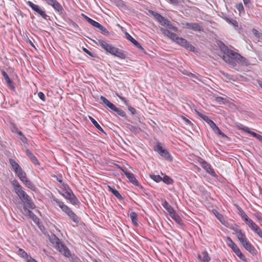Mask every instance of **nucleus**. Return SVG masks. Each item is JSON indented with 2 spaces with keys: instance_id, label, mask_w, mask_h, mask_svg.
<instances>
[{
  "instance_id": "obj_42",
  "label": "nucleus",
  "mask_w": 262,
  "mask_h": 262,
  "mask_svg": "<svg viewBox=\"0 0 262 262\" xmlns=\"http://www.w3.org/2000/svg\"><path fill=\"white\" fill-rule=\"evenodd\" d=\"M185 48L192 52L195 53L198 52L197 49L189 42H188V45H187Z\"/></svg>"
},
{
  "instance_id": "obj_38",
  "label": "nucleus",
  "mask_w": 262,
  "mask_h": 262,
  "mask_svg": "<svg viewBox=\"0 0 262 262\" xmlns=\"http://www.w3.org/2000/svg\"><path fill=\"white\" fill-rule=\"evenodd\" d=\"M82 16L84 17V18L89 23H90L92 26L93 27H95V26L97 25L98 22L96 21L95 20H93V19L90 18L86 15H84L83 14H82Z\"/></svg>"
},
{
  "instance_id": "obj_63",
  "label": "nucleus",
  "mask_w": 262,
  "mask_h": 262,
  "mask_svg": "<svg viewBox=\"0 0 262 262\" xmlns=\"http://www.w3.org/2000/svg\"><path fill=\"white\" fill-rule=\"evenodd\" d=\"M229 227L234 231V234H236L237 233L241 231V230L239 229L236 225L231 227L229 226Z\"/></svg>"
},
{
  "instance_id": "obj_17",
  "label": "nucleus",
  "mask_w": 262,
  "mask_h": 262,
  "mask_svg": "<svg viewBox=\"0 0 262 262\" xmlns=\"http://www.w3.org/2000/svg\"><path fill=\"white\" fill-rule=\"evenodd\" d=\"M125 36L126 37V38L128 40H129L136 48H137L140 50H143V48L141 46V45L136 39H135L129 34L126 32Z\"/></svg>"
},
{
  "instance_id": "obj_1",
  "label": "nucleus",
  "mask_w": 262,
  "mask_h": 262,
  "mask_svg": "<svg viewBox=\"0 0 262 262\" xmlns=\"http://www.w3.org/2000/svg\"><path fill=\"white\" fill-rule=\"evenodd\" d=\"M216 44L223 54L222 59L226 63L231 66H247L248 62L245 57L230 49L221 40H217Z\"/></svg>"
},
{
  "instance_id": "obj_3",
  "label": "nucleus",
  "mask_w": 262,
  "mask_h": 262,
  "mask_svg": "<svg viewBox=\"0 0 262 262\" xmlns=\"http://www.w3.org/2000/svg\"><path fill=\"white\" fill-rule=\"evenodd\" d=\"M52 202L54 204L57 205L74 223L76 224L79 223V217L73 211L71 208L65 205L63 202L60 201L56 198H53L52 199Z\"/></svg>"
},
{
  "instance_id": "obj_25",
  "label": "nucleus",
  "mask_w": 262,
  "mask_h": 262,
  "mask_svg": "<svg viewBox=\"0 0 262 262\" xmlns=\"http://www.w3.org/2000/svg\"><path fill=\"white\" fill-rule=\"evenodd\" d=\"M89 119L91 120L92 123L93 124V125L95 126V127L99 131L101 132L104 133L105 135H106V133L103 130L102 128L100 126V125L98 123V122L91 116H89Z\"/></svg>"
},
{
  "instance_id": "obj_4",
  "label": "nucleus",
  "mask_w": 262,
  "mask_h": 262,
  "mask_svg": "<svg viewBox=\"0 0 262 262\" xmlns=\"http://www.w3.org/2000/svg\"><path fill=\"white\" fill-rule=\"evenodd\" d=\"M155 151L158 152L162 157L168 161H172V157L169 151L165 148H163L161 144L159 142L157 143L154 147Z\"/></svg>"
},
{
  "instance_id": "obj_10",
  "label": "nucleus",
  "mask_w": 262,
  "mask_h": 262,
  "mask_svg": "<svg viewBox=\"0 0 262 262\" xmlns=\"http://www.w3.org/2000/svg\"><path fill=\"white\" fill-rule=\"evenodd\" d=\"M30 209L28 206H24L23 213L30 217L35 224H38L39 223V218Z\"/></svg>"
},
{
  "instance_id": "obj_62",
  "label": "nucleus",
  "mask_w": 262,
  "mask_h": 262,
  "mask_svg": "<svg viewBox=\"0 0 262 262\" xmlns=\"http://www.w3.org/2000/svg\"><path fill=\"white\" fill-rule=\"evenodd\" d=\"M181 24L184 28L191 30V23H182Z\"/></svg>"
},
{
  "instance_id": "obj_27",
  "label": "nucleus",
  "mask_w": 262,
  "mask_h": 262,
  "mask_svg": "<svg viewBox=\"0 0 262 262\" xmlns=\"http://www.w3.org/2000/svg\"><path fill=\"white\" fill-rule=\"evenodd\" d=\"M215 215L223 225H225L227 227H229V224L228 222L225 220L224 216L221 214L216 211V213H215Z\"/></svg>"
},
{
  "instance_id": "obj_32",
  "label": "nucleus",
  "mask_w": 262,
  "mask_h": 262,
  "mask_svg": "<svg viewBox=\"0 0 262 262\" xmlns=\"http://www.w3.org/2000/svg\"><path fill=\"white\" fill-rule=\"evenodd\" d=\"M61 191L59 192L60 194H61L63 196L65 194L69 192V191H71V189L69 187V186L67 184H63L62 186L61 187Z\"/></svg>"
},
{
  "instance_id": "obj_15",
  "label": "nucleus",
  "mask_w": 262,
  "mask_h": 262,
  "mask_svg": "<svg viewBox=\"0 0 262 262\" xmlns=\"http://www.w3.org/2000/svg\"><path fill=\"white\" fill-rule=\"evenodd\" d=\"M197 258L200 262H209L211 259L208 253L206 251H204L201 254H198Z\"/></svg>"
},
{
  "instance_id": "obj_18",
  "label": "nucleus",
  "mask_w": 262,
  "mask_h": 262,
  "mask_svg": "<svg viewBox=\"0 0 262 262\" xmlns=\"http://www.w3.org/2000/svg\"><path fill=\"white\" fill-rule=\"evenodd\" d=\"M202 167L206 170L208 173L210 174L211 176L215 177L216 176V173L211 168V165L207 162H204Z\"/></svg>"
},
{
  "instance_id": "obj_37",
  "label": "nucleus",
  "mask_w": 262,
  "mask_h": 262,
  "mask_svg": "<svg viewBox=\"0 0 262 262\" xmlns=\"http://www.w3.org/2000/svg\"><path fill=\"white\" fill-rule=\"evenodd\" d=\"M235 7L239 12V14H245V11L243 5L242 3H239L238 4H236Z\"/></svg>"
},
{
  "instance_id": "obj_22",
  "label": "nucleus",
  "mask_w": 262,
  "mask_h": 262,
  "mask_svg": "<svg viewBox=\"0 0 262 262\" xmlns=\"http://www.w3.org/2000/svg\"><path fill=\"white\" fill-rule=\"evenodd\" d=\"M108 190L111 192L117 199L119 200H123V198L118 190L116 189L112 188L110 186H107Z\"/></svg>"
},
{
  "instance_id": "obj_16",
  "label": "nucleus",
  "mask_w": 262,
  "mask_h": 262,
  "mask_svg": "<svg viewBox=\"0 0 262 262\" xmlns=\"http://www.w3.org/2000/svg\"><path fill=\"white\" fill-rule=\"evenodd\" d=\"M99 102L100 103L105 104L106 106H107L110 109L112 110V111H113L116 107V106L113 103L111 102L105 97L102 96H101L100 97Z\"/></svg>"
},
{
  "instance_id": "obj_56",
  "label": "nucleus",
  "mask_w": 262,
  "mask_h": 262,
  "mask_svg": "<svg viewBox=\"0 0 262 262\" xmlns=\"http://www.w3.org/2000/svg\"><path fill=\"white\" fill-rule=\"evenodd\" d=\"M117 49V48L113 47L112 45H110L107 52L110 53L111 54L114 55L115 51Z\"/></svg>"
},
{
  "instance_id": "obj_48",
  "label": "nucleus",
  "mask_w": 262,
  "mask_h": 262,
  "mask_svg": "<svg viewBox=\"0 0 262 262\" xmlns=\"http://www.w3.org/2000/svg\"><path fill=\"white\" fill-rule=\"evenodd\" d=\"M226 19L228 23L231 24L234 27H238V22L235 19H234L232 18H226Z\"/></svg>"
},
{
  "instance_id": "obj_40",
  "label": "nucleus",
  "mask_w": 262,
  "mask_h": 262,
  "mask_svg": "<svg viewBox=\"0 0 262 262\" xmlns=\"http://www.w3.org/2000/svg\"><path fill=\"white\" fill-rule=\"evenodd\" d=\"M50 241L52 243L54 246L57 244L60 239L58 238L55 235L53 234L50 238Z\"/></svg>"
},
{
  "instance_id": "obj_41",
  "label": "nucleus",
  "mask_w": 262,
  "mask_h": 262,
  "mask_svg": "<svg viewBox=\"0 0 262 262\" xmlns=\"http://www.w3.org/2000/svg\"><path fill=\"white\" fill-rule=\"evenodd\" d=\"M179 71H181L182 73L185 75H187L189 77H192L195 79H198V75L192 74V73L187 71V70H181V69H179Z\"/></svg>"
},
{
  "instance_id": "obj_45",
  "label": "nucleus",
  "mask_w": 262,
  "mask_h": 262,
  "mask_svg": "<svg viewBox=\"0 0 262 262\" xmlns=\"http://www.w3.org/2000/svg\"><path fill=\"white\" fill-rule=\"evenodd\" d=\"M67 22L69 24V25L71 27L74 28L75 30H77L78 29V28H79L78 25L75 22L73 21L72 20L69 19Z\"/></svg>"
},
{
  "instance_id": "obj_44",
  "label": "nucleus",
  "mask_w": 262,
  "mask_h": 262,
  "mask_svg": "<svg viewBox=\"0 0 262 262\" xmlns=\"http://www.w3.org/2000/svg\"><path fill=\"white\" fill-rule=\"evenodd\" d=\"M10 129L11 131L13 133L17 134V133L19 131L16 126V125L14 123H11L10 125Z\"/></svg>"
},
{
  "instance_id": "obj_29",
  "label": "nucleus",
  "mask_w": 262,
  "mask_h": 262,
  "mask_svg": "<svg viewBox=\"0 0 262 262\" xmlns=\"http://www.w3.org/2000/svg\"><path fill=\"white\" fill-rule=\"evenodd\" d=\"M129 216L132 220L133 224L135 226H137L138 225L137 214L135 212L133 211L130 213Z\"/></svg>"
},
{
  "instance_id": "obj_19",
  "label": "nucleus",
  "mask_w": 262,
  "mask_h": 262,
  "mask_svg": "<svg viewBox=\"0 0 262 262\" xmlns=\"http://www.w3.org/2000/svg\"><path fill=\"white\" fill-rule=\"evenodd\" d=\"M227 240L228 246L230 247L234 252L239 249L236 244L234 243L230 237H228Z\"/></svg>"
},
{
  "instance_id": "obj_61",
  "label": "nucleus",
  "mask_w": 262,
  "mask_h": 262,
  "mask_svg": "<svg viewBox=\"0 0 262 262\" xmlns=\"http://www.w3.org/2000/svg\"><path fill=\"white\" fill-rule=\"evenodd\" d=\"M92 40L94 43L100 47L102 46V45L104 41L103 40L98 39H97L96 40L92 39Z\"/></svg>"
},
{
  "instance_id": "obj_7",
  "label": "nucleus",
  "mask_w": 262,
  "mask_h": 262,
  "mask_svg": "<svg viewBox=\"0 0 262 262\" xmlns=\"http://www.w3.org/2000/svg\"><path fill=\"white\" fill-rule=\"evenodd\" d=\"M54 248L59 252L61 253L66 257L69 258L71 253L69 248L60 241L57 244L54 246Z\"/></svg>"
},
{
  "instance_id": "obj_21",
  "label": "nucleus",
  "mask_w": 262,
  "mask_h": 262,
  "mask_svg": "<svg viewBox=\"0 0 262 262\" xmlns=\"http://www.w3.org/2000/svg\"><path fill=\"white\" fill-rule=\"evenodd\" d=\"M162 205L168 212L169 214L172 213V212L174 211L173 208L168 203L166 200H164V201L162 202Z\"/></svg>"
},
{
  "instance_id": "obj_6",
  "label": "nucleus",
  "mask_w": 262,
  "mask_h": 262,
  "mask_svg": "<svg viewBox=\"0 0 262 262\" xmlns=\"http://www.w3.org/2000/svg\"><path fill=\"white\" fill-rule=\"evenodd\" d=\"M27 4L34 11L41 16L43 19H47V17H49L39 6L34 4L33 2L29 1L27 2Z\"/></svg>"
},
{
  "instance_id": "obj_53",
  "label": "nucleus",
  "mask_w": 262,
  "mask_h": 262,
  "mask_svg": "<svg viewBox=\"0 0 262 262\" xmlns=\"http://www.w3.org/2000/svg\"><path fill=\"white\" fill-rule=\"evenodd\" d=\"M238 210L239 211V215H240V216L241 217L242 220L243 221H244L245 219H246L248 217V215L246 214V213L244 211V210L242 208H240Z\"/></svg>"
},
{
  "instance_id": "obj_26",
  "label": "nucleus",
  "mask_w": 262,
  "mask_h": 262,
  "mask_svg": "<svg viewBox=\"0 0 262 262\" xmlns=\"http://www.w3.org/2000/svg\"><path fill=\"white\" fill-rule=\"evenodd\" d=\"M188 41L182 37L178 36L175 42L182 47L185 48L186 46L188 45Z\"/></svg>"
},
{
  "instance_id": "obj_50",
  "label": "nucleus",
  "mask_w": 262,
  "mask_h": 262,
  "mask_svg": "<svg viewBox=\"0 0 262 262\" xmlns=\"http://www.w3.org/2000/svg\"><path fill=\"white\" fill-rule=\"evenodd\" d=\"M150 178L154 180V181L158 183L162 181V177H160V175H150Z\"/></svg>"
},
{
  "instance_id": "obj_31",
  "label": "nucleus",
  "mask_w": 262,
  "mask_h": 262,
  "mask_svg": "<svg viewBox=\"0 0 262 262\" xmlns=\"http://www.w3.org/2000/svg\"><path fill=\"white\" fill-rule=\"evenodd\" d=\"M95 27L98 29L102 34L108 35L110 34L108 31L99 23L97 24Z\"/></svg>"
},
{
  "instance_id": "obj_13",
  "label": "nucleus",
  "mask_w": 262,
  "mask_h": 262,
  "mask_svg": "<svg viewBox=\"0 0 262 262\" xmlns=\"http://www.w3.org/2000/svg\"><path fill=\"white\" fill-rule=\"evenodd\" d=\"M63 197L67 200H69L70 203L74 205H77L79 203V202L78 199L76 198L75 195L73 193L72 190H71L69 191L68 193H67L64 195Z\"/></svg>"
},
{
  "instance_id": "obj_64",
  "label": "nucleus",
  "mask_w": 262,
  "mask_h": 262,
  "mask_svg": "<svg viewBox=\"0 0 262 262\" xmlns=\"http://www.w3.org/2000/svg\"><path fill=\"white\" fill-rule=\"evenodd\" d=\"M111 45L106 43L105 41H104V42L103 43V44L102 45V46H101L102 48H103V49H104L106 51H107L110 46Z\"/></svg>"
},
{
  "instance_id": "obj_46",
  "label": "nucleus",
  "mask_w": 262,
  "mask_h": 262,
  "mask_svg": "<svg viewBox=\"0 0 262 262\" xmlns=\"http://www.w3.org/2000/svg\"><path fill=\"white\" fill-rule=\"evenodd\" d=\"M162 181L166 184H171L173 182L172 180L167 176H165L163 178H162Z\"/></svg>"
},
{
  "instance_id": "obj_35",
  "label": "nucleus",
  "mask_w": 262,
  "mask_h": 262,
  "mask_svg": "<svg viewBox=\"0 0 262 262\" xmlns=\"http://www.w3.org/2000/svg\"><path fill=\"white\" fill-rule=\"evenodd\" d=\"M114 56H116L121 59H125L126 54L121 50L117 48L115 51Z\"/></svg>"
},
{
  "instance_id": "obj_36",
  "label": "nucleus",
  "mask_w": 262,
  "mask_h": 262,
  "mask_svg": "<svg viewBox=\"0 0 262 262\" xmlns=\"http://www.w3.org/2000/svg\"><path fill=\"white\" fill-rule=\"evenodd\" d=\"M241 125L242 126V127H239L241 129L245 131V132L248 133V134L251 135L253 137L256 138L258 134L250 130L248 127L245 126L242 124H241Z\"/></svg>"
},
{
  "instance_id": "obj_5",
  "label": "nucleus",
  "mask_w": 262,
  "mask_h": 262,
  "mask_svg": "<svg viewBox=\"0 0 262 262\" xmlns=\"http://www.w3.org/2000/svg\"><path fill=\"white\" fill-rule=\"evenodd\" d=\"M9 162L15 174L17 175L18 178L21 177L22 175L25 173L22 168L19 165L18 163L12 158L9 159Z\"/></svg>"
},
{
  "instance_id": "obj_49",
  "label": "nucleus",
  "mask_w": 262,
  "mask_h": 262,
  "mask_svg": "<svg viewBox=\"0 0 262 262\" xmlns=\"http://www.w3.org/2000/svg\"><path fill=\"white\" fill-rule=\"evenodd\" d=\"M165 26H166L169 29H170L174 32L178 31V28L177 27L174 26L172 24L170 23V22L169 20Z\"/></svg>"
},
{
  "instance_id": "obj_54",
  "label": "nucleus",
  "mask_w": 262,
  "mask_h": 262,
  "mask_svg": "<svg viewBox=\"0 0 262 262\" xmlns=\"http://www.w3.org/2000/svg\"><path fill=\"white\" fill-rule=\"evenodd\" d=\"M29 159L35 165H40V163L38 162V160L34 155L30 157Z\"/></svg>"
},
{
  "instance_id": "obj_23",
  "label": "nucleus",
  "mask_w": 262,
  "mask_h": 262,
  "mask_svg": "<svg viewBox=\"0 0 262 262\" xmlns=\"http://www.w3.org/2000/svg\"><path fill=\"white\" fill-rule=\"evenodd\" d=\"M249 227L258 235H259L262 232L260 228L254 222L249 226Z\"/></svg>"
},
{
  "instance_id": "obj_57",
  "label": "nucleus",
  "mask_w": 262,
  "mask_h": 262,
  "mask_svg": "<svg viewBox=\"0 0 262 262\" xmlns=\"http://www.w3.org/2000/svg\"><path fill=\"white\" fill-rule=\"evenodd\" d=\"M160 31L162 32V33L165 36L168 37L169 35H170V34H171V32H170V31H169L168 30L166 29H165V28H160Z\"/></svg>"
},
{
  "instance_id": "obj_12",
  "label": "nucleus",
  "mask_w": 262,
  "mask_h": 262,
  "mask_svg": "<svg viewBox=\"0 0 262 262\" xmlns=\"http://www.w3.org/2000/svg\"><path fill=\"white\" fill-rule=\"evenodd\" d=\"M19 180L25 184V185L30 189L34 191L36 187L34 184L27 177V174L25 172L22 175V178L20 177L18 178Z\"/></svg>"
},
{
  "instance_id": "obj_59",
  "label": "nucleus",
  "mask_w": 262,
  "mask_h": 262,
  "mask_svg": "<svg viewBox=\"0 0 262 262\" xmlns=\"http://www.w3.org/2000/svg\"><path fill=\"white\" fill-rule=\"evenodd\" d=\"M71 258L70 261L71 262H80V259L75 255H72L70 256Z\"/></svg>"
},
{
  "instance_id": "obj_34",
  "label": "nucleus",
  "mask_w": 262,
  "mask_h": 262,
  "mask_svg": "<svg viewBox=\"0 0 262 262\" xmlns=\"http://www.w3.org/2000/svg\"><path fill=\"white\" fill-rule=\"evenodd\" d=\"M169 215L173 220L176 221V222H177L179 224H181L182 219L179 215L176 214L175 211L173 212L172 213L169 214Z\"/></svg>"
},
{
  "instance_id": "obj_58",
  "label": "nucleus",
  "mask_w": 262,
  "mask_h": 262,
  "mask_svg": "<svg viewBox=\"0 0 262 262\" xmlns=\"http://www.w3.org/2000/svg\"><path fill=\"white\" fill-rule=\"evenodd\" d=\"M213 130L219 135H221L222 137L226 136L217 126L214 128H213Z\"/></svg>"
},
{
  "instance_id": "obj_2",
  "label": "nucleus",
  "mask_w": 262,
  "mask_h": 262,
  "mask_svg": "<svg viewBox=\"0 0 262 262\" xmlns=\"http://www.w3.org/2000/svg\"><path fill=\"white\" fill-rule=\"evenodd\" d=\"M11 184L15 192L25 204L24 206H28L29 209H34L36 206L32 202L31 198L23 190L22 186L20 185L17 180L14 179L11 181Z\"/></svg>"
},
{
  "instance_id": "obj_24",
  "label": "nucleus",
  "mask_w": 262,
  "mask_h": 262,
  "mask_svg": "<svg viewBox=\"0 0 262 262\" xmlns=\"http://www.w3.org/2000/svg\"><path fill=\"white\" fill-rule=\"evenodd\" d=\"M18 254L23 258H24L26 262L27 259H29L31 256L28 255L27 253L23 249H19L18 250Z\"/></svg>"
},
{
  "instance_id": "obj_14",
  "label": "nucleus",
  "mask_w": 262,
  "mask_h": 262,
  "mask_svg": "<svg viewBox=\"0 0 262 262\" xmlns=\"http://www.w3.org/2000/svg\"><path fill=\"white\" fill-rule=\"evenodd\" d=\"M244 248L250 252L253 256H256L257 254V251L255 249L254 247L248 241H245L244 243L242 244Z\"/></svg>"
},
{
  "instance_id": "obj_55",
  "label": "nucleus",
  "mask_w": 262,
  "mask_h": 262,
  "mask_svg": "<svg viewBox=\"0 0 262 262\" xmlns=\"http://www.w3.org/2000/svg\"><path fill=\"white\" fill-rule=\"evenodd\" d=\"M246 7L250 9L252 8V4L250 0H243Z\"/></svg>"
},
{
  "instance_id": "obj_20",
  "label": "nucleus",
  "mask_w": 262,
  "mask_h": 262,
  "mask_svg": "<svg viewBox=\"0 0 262 262\" xmlns=\"http://www.w3.org/2000/svg\"><path fill=\"white\" fill-rule=\"evenodd\" d=\"M191 30L196 32H201L203 31V27L196 23H192L191 25Z\"/></svg>"
},
{
  "instance_id": "obj_30",
  "label": "nucleus",
  "mask_w": 262,
  "mask_h": 262,
  "mask_svg": "<svg viewBox=\"0 0 262 262\" xmlns=\"http://www.w3.org/2000/svg\"><path fill=\"white\" fill-rule=\"evenodd\" d=\"M127 127L134 134H137L139 133L141 130L140 128L137 126H134L132 124H127Z\"/></svg>"
},
{
  "instance_id": "obj_43",
  "label": "nucleus",
  "mask_w": 262,
  "mask_h": 262,
  "mask_svg": "<svg viewBox=\"0 0 262 262\" xmlns=\"http://www.w3.org/2000/svg\"><path fill=\"white\" fill-rule=\"evenodd\" d=\"M113 111L115 112L116 113H117V114L121 116V117H125V115H126V113H125V112L124 111H123L122 109L120 108H118L116 106L115 107V108L114 109Z\"/></svg>"
},
{
  "instance_id": "obj_51",
  "label": "nucleus",
  "mask_w": 262,
  "mask_h": 262,
  "mask_svg": "<svg viewBox=\"0 0 262 262\" xmlns=\"http://www.w3.org/2000/svg\"><path fill=\"white\" fill-rule=\"evenodd\" d=\"M6 82L7 86L11 90L15 91V86L14 85V82L11 80H10Z\"/></svg>"
},
{
  "instance_id": "obj_9",
  "label": "nucleus",
  "mask_w": 262,
  "mask_h": 262,
  "mask_svg": "<svg viewBox=\"0 0 262 262\" xmlns=\"http://www.w3.org/2000/svg\"><path fill=\"white\" fill-rule=\"evenodd\" d=\"M122 171L125 174V176L126 177V178L128 179V181L132 183L134 185L136 186L139 187L140 189H143V187L140 185L138 181V180L135 178V175L129 171H127V170H124L122 169Z\"/></svg>"
},
{
  "instance_id": "obj_47",
  "label": "nucleus",
  "mask_w": 262,
  "mask_h": 262,
  "mask_svg": "<svg viewBox=\"0 0 262 262\" xmlns=\"http://www.w3.org/2000/svg\"><path fill=\"white\" fill-rule=\"evenodd\" d=\"M205 118H206V120L205 121H206V122L210 125L211 128L212 129H213V128H214L216 126L215 123L212 120L210 119L208 117H205Z\"/></svg>"
},
{
  "instance_id": "obj_60",
  "label": "nucleus",
  "mask_w": 262,
  "mask_h": 262,
  "mask_svg": "<svg viewBox=\"0 0 262 262\" xmlns=\"http://www.w3.org/2000/svg\"><path fill=\"white\" fill-rule=\"evenodd\" d=\"M168 37L175 42L178 36L176 33L171 32Z\"/></svg>"
},
{
  "instance_id": "obj_11",
  "label": "nucleus",
  "mask_w": 262,
  "mask_h": 262,
  "mask_svg": "<svg viewBox=\"0 0 262 262\" xmlns=\"http://www.w3.org/2000/svg\"><path fill=\"white\" fill-rule=\"evenodd\" d=\"M47 4L52 6L55 10L62 13L63 9L62 6L56 0H43Z\"/></svg>"
},
{
  "instance_id": "obj_52",
  "label": "nucleus",
  "mask_w": 262,
  "mask_h": 262,
  "mask_svg": "<svg viewBox=\"0 0 262 262\" xmlns=\"http://www.w3.org/2000/svg\"><path fill=\"white\" fill-rule=\"evenodd\" d=\"M114 3L117 6L121 8H124L125 6L124 2L122 0H115Z\"/></svg>"
},
{
  "instance_id": "obj_8",
  "label": "nucleus",
  "mask_w": 262,
  "mask_h": 262,
  "mask_svg": "<svg viewBox=\"0 0 262 262\" xmlns=\"http://www.w3.org/2000/svg\"><path fill=\"white\" fill-rule=\"evenodd\" d=\"M148 12L154 17L155 19L157 21L161 26H165L168 21V20L164 17L152 10H149Z\"/></svg>"
},
{
  "instance_id": "obj_39",
  "label": "nucleus",
  "mask_w": 262,
  "mask_h": 262,
  "mask_svg": "<svg viewBox=\"0 0 262 262\" xmlns=\"http://www.w3.org/2000/svg\"><path fill=\"white\" fill-rule=\"evenodd\" d=\"M252 32L254 36L258 39V41H262V33L259 32L256 29H253Z\"/></svg>"
},
{
  "instance_id": "obj_33",
  "label": "nucleus",
  "mask_w": 262,
  "mask_h": 262,
  "mask_svg": "<svg viewBox=\"0 0 262 262\" xmlns=\"http://www.w3.org/2000/svg\"><path fill=\"white\" fill-rule=\"evenodd\" d=\"M17 138H19L23 143L27 144H28L27 138L25 137L21 131L19 130L17 133Z\"/></svg>"
},
{
  "instance_id": "obj_28",
  "label": "nucleus",
  "mask_w": 262,
  "mask_h": 262,
  "mask_svg": "<svg viewBox=\"0 0 262 262\" xmlns=\"http://www.w3.org/2000/svg\"><path fill=\"white\" fill-rule=\"evenodd\" d=\"M235 235L241 244L247 240L245 234L242 232V230L237 233Z\"/></svg>"
}]
</instances>
